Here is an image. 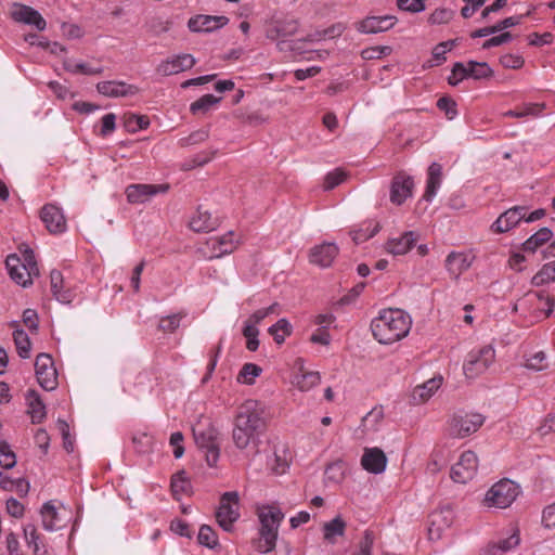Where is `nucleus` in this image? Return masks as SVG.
I'll list each match as a JSON object with an SVG mask.
<instances>
[{
  "instance_id": "nucleus-1",
  "label": "nucleus",
  "mask_w": 555,
  "mask_h": 555,
  "mask_svg": "<svg viewBox=\"0 0 555 555\" xmlns=\"http://www.w3.org/2000/svg\"><path fill=\"white\" fill-rule=\"evenodd\" d=\"M264 427L262 405L256 400H246L237 408L234 417L232 439L235 447L244 450L256 444Z\"/></svg>"
},
{
  "instance_id": "nucleus-2",
  "label": "nucleus",
  "mask_w": 555,
  "mask_h": 555,
  "mask_svg": "<svg viewBox=\"0 0 555 555\" xmlns=\"http://www.w3.org/2000/svg\"><path fill=\"white\" fill-rule=\"evenodd\" d=\"M411 317L401 309H387L373 319L371 330L378 343L389 345L405 337L411 328Z\"/></svg>"
},
{
  "instance_id": "nucleus-3",
  "label": "nucleus",
  "mask_w": 555,
  "mask_h": 555,
  "mask_svg": "<svg viewBox=\"0 0 555 555\" xmlns=\"http://www.w3.org/2000/svg\"><path fill=\"white\" fill-rule=\"evenodd\" d=\"M260 521L259 537L254 541L257 552L266 554L274 550L278 531L284 514L275 505H266L258 508Z\"/></svg>"
},
{
  "instance_id": "nucleus-4",
  "label": "nucleus",
  "mask_w": 555,
  "mask_h": 555,
  "mask_svg": "<svg viewBox=\"0 0 555 555\" xmlns=\"http://www.w3.org/2000/svg\"><path fill=\"white\" fill-rule=\"evenodd\" d=\"M11 279L18 285L27 287L33 284V276L39 275V269L31 249L26 247L23 259L16 255H10L5 261Z\"/></svg>"
},
{
  "instance_id": "nucleus-5",
  "label": "nucleus",
  "mask_w": 555,
  "mask_h": 555,
  "mask_svg": "<svg viewBox=\"0 0 555 555\" xmlns=\"http://www.w3.org/2000/svg\"><path fill=\"white\" fill-rule=\"evenodd\" d=\"M519 486L509 479L495 482L487 492L483 504L487 507L506 508L518 496Z\"/></svg>"
},
{
  "instance_id": "nucleus-6",
  "label": "nucleus",
  "mask_w": 555,
  "mask_h": 555,
  "mask_svg": "<svg viewBox=\"0 0 555 555\" xmlns=\"http://www.w3.org/2000/svg\"><path fill=\"white\" fill-rule=\"evenodd\" d=\"M495 361V350L491 345H486L470 350L463 364V371L467 378H476L486 373Z\"/></svg>"
},
{
  "instance_id": "nucleus-7",
  "label": "nucleus",
  "mask_w": 555,
  "mask_h": 555,
  "mask_svg": "<svg viewBox=\"0 0 555 555\" xmlns=\"http://www.w3.org/2000/svg\"><path fill=\"white\" fill-rule=\"evenodd\" d=\"M240 518V496L236 491L224 492L220 498L219 506L216 511L218 525L224 531H232L234 524Z\"/></svg>"
},
{
  "instance_id": "nucleus-8",
  "label": "nucleus",
  "mask_w": 555,
  "mask_h": 555,
  "mask_svg": "<svg viewBox=\"0 0 555 555\" xmlns=\"http://www.w3.org/2000/svg\"><path fill=\"white\" fill-rule=\"evenodd\" d=\"M485 417L479 413L457 412L448 422L449 435L465 438L476 433L483 424Z\"/></svg>"
},
{
  "instance_id": "nucleus-9",
  "label": "nucleus",
  "mask_w": 555,
  "mask_h": 555,
  "mask_svg": "<svg viewBox=\"0 0 555 555\" xmlns=\"http://www.w3.org/2000/svg\"><path fill=\"white\" fill-rule=\"evenodd\" d=\"M478 457L475 452L468 450L461 454L459 461L451 467V478L459 483H467L473 480L478 472Z\"/></svg>"
},
{
  "instance_id": "nucleus-10",
  "label": "nucleus",
  "mask_w": 555,
  "mask_h": 555,
  "mask_svg": "<svg viewBox=\"0 0 555 555\" xmlns=\"http://www.w3.org/2000/svg\"><path fill=\"white\" fill-rule=\"evenodd\" d=\"M35 372L38 384L47 391H52L57 386V372L53 359L48 353H40L36 358Z\"/></svg>"
},
{
  "instance_id": "nucleus-11",
  "label": "nucleus",
  "mask_w": 555,
  "mask_h": 555,
  "mask_svg": "<svg viewBox=\"0 0 555 555\" xmlns=\"http://www.w3.org/2000/svg\"><path fill=\"white\" fill-rule=\"evenodd\" d=\"M414 181L412 177L404 172L397 173L390 184V202L397 206L402 205L408 198L412 197Z\"/></svg>"
},
{
  "instance_id": "nucleus-12",
  "label": "nucleus",
  "mask_w": 555,
  "mask_h": 555,
  "mask_svg": "<svg viewBox=\"0 0 555 555\" xmlns=\"http://www.w3.org/2000/svg\"><path fill=\"white\" fill-rule=\"evenodd\" d=\"M398 22L395 15L366 16L356 24L361 34L375 35L391 29Z\"/></svg>"
},
{
  "instance_id": "nucleus-13",
  "label": "nucleus",
  "mask_w": 555,
  "mask_h": 555,
  "mask_svg": "<svg viewBox=\"0 0 555 555\" xmlns=\"http://www.w3.org/2000/svg\"><path fill=\"white\" fill-rule=\"evenodd\" d=\"M196 61L192 54L183 53L162 61L156 67L160 76H171L192 68Z\"/></svg>"
},
{
  "instance_id": "nucleus-14",
  "label": "nucleus",
  "mask_w": 555,
  "mask_h": 555,
  "mask_svg": "<svg viewBox=\"0 0 555 555\" xmlns=\"http://www.w3.org/2000/svg\"><path fill=\"white\" fill-rule=\"evenodd\" d=\"M526 216L525 206H514L503 214L491 224L494 233H505L515 228Z\"/></svg>"
},
{
  "instance_id": "nucleus-15",
  "label": "nucleus",
  "mask_w": 555,
  "mask_h": 555,
  "mask_svg": "<svg viewBox=\"0 0 555 555\" xmlns=\"http://www.w3.org/2000/svg\"><path fill=\"white\" fill-rule=\"evenodd\" d=\"M229 22L224 15H196L191 17L188 22V27L193 33H211L223 26Z\"/></svg>"
},
{
  "instance_id": "nucleus-16",
  "label": "nucleus",
  "mask_w": 555,
  "mask_h": 555,
  "mask_svg": "<svg viewBox=\"0 0 555 555\" xmlns=\"http://www.w3.org/2000/svg\"><path fill=\"white\" fill-rule=\"evenodd\" d=\"M167 184H131L126 189L127 199L131 204H142L147 202L157 193H165L168 190Z\"/></svg>"
},
{
  "instance_id": "nucleus-17",
  "label": "nucleus",
  "mask_w": 555,
  "mask_h": 555,
  "mask_svg": "<svg viewBox=\"0 0 555 555\" xmlns=\"http://www.w3.org/2000/svg\"><path fill=\"white\" fill-rule=\"evenodd\" d=\"M339 251L338 246L332 242H324L315 245L309 251V260L311 263L321 268L330 267Z\"/></svg>"
},
{
  "instance_id": "nucleus-18",
  "label": "nucleus",
  "mask_w": 555,
  "mask_h": 555,
  "mask_svg": "<svg viewBox=\"0 0 555 555\" xmlns=\"http://www.w3.org/2000/svg\"><path fill=\"white\" fill-rule=\"evenodd\" d=\"M363 469L371 474H382L387 466V457L384 451L377 447L365 448L361 457Z\"/></svg>"
},
{
  "instance_id": "nucleus-19",
  "label": "nucleus",
  "mask_w": 555,
  "mask_h": 555,
  "mask_svg": "<svg viewBox=\"0 0 555 555\" xmlns=\"http://www.w3.org/2000/svg\"><path fill=\"white\" fill-rule=\"evenodd\" d=\"M96 90L107 98L132 96L139 91L138 87L125 81H101L96 85Z\"/></svg>"
},
{
  "instance_id": "nucleus-20",
  "label": "nucleus",
  "mask_w": 555,
  "mask_h": 555,
  "mask_svg": "<svg viewBox=\"0 0 555 555\" xmlns=\"http://www.w3.org/2000/svg\"><path fill=\"white\" fill-rule=\"evenodd\" d=\"M40 217L49 232L62 233L66 230V220L59 207L51 204L43 206Z\"/></svg>"
},
{
  "instance_id": "nucleus-21",
  "label": "nucleus",
  "mask_w": 555,
  "mask_h": 555,
  "mask_svg": "<svg viewBox=\"0 0 555 555\" xmlns=\"http://www.w3.org/2000/svg\"><path fill=\"white\" fill-rule=\"evenodd\" d=\"M474 257L465 251H451L446 258V269L453 279L468 270L473 263Z\"/></svg>"
},
{
  "instance_id": "nucleus-22",
  "label": "nucleus",
  "mask_w": 555,
  "mask_h": 555,
  "mask_svg": "<svg viewBox=\"0 0 555 555\" xmlns=\"http://www.w3.org/2000/svg\"><path fill=\"white\" fill-rule=\"evenodd\" d=\"M420 240L416 231L404 232L399 237L390 238L386 243V250L395 256L406 254Z\"/></svg>"
},
{
  "instance_id": "nucleus-23",
  "label": "nucleus",
  "mask_w": 555,
  "mask_h": 555,
  "mask_svg": "<svg viewBox=\"0 0 555 555\" xmlns=\"http://www.w3.org/2000/svg\"><path fill=\"white\" fill-rule=\"evenodd\" d=\"M27 414L33 424H40L47 417L46 404L35 389H28L25 393Z\"/></svg>"
},
{
  "instance_id": "nucleus-24",
  "label": "nucleus",
  "mask_w": 555,
  "mask_h": 555,
  "mask_svg": "<svg viewBox=\"0 0 555 555\" xmlns=\"http://www.w3.org/2000/svg\"><path fill=\"white\" fill-rule=\"evenodd\" d=\"M12 16L16 22L33 25L38 30H44L47 27V23L41 14L27 5H17L12 12Z\"/></svg>"
},
{
  "instance_id": "nucleus-25",
  "label": "nucleus",
  "mask_w": 555,
  "mask_h": 555,
  "mask_svg": "<svg viewBox=\"0 0 555 555\" xmlns=\"http://www.w3.org/2000/svg\"><path fill=\"white\" fill-rule=\"evenodd\" d=\"M207 245L211 248L210 259L220 258L223 255L231 254L236 248V243L233 240V232H229L219 237H211Z\"/></svg>"
},
{
  "instance_id": "nucleus-26",
  "label": "nucleus",
  "mask_w": 555,
  "mask_h": 555,
  "mask_svg": "<svg viewBox=\"0 0 555 555\" xmlns=\"http://www.w3.org/2000/svg\"><path fill=\"white\" fill-rule=\"evenodd\" d=\"M189 225L194 232H209L217 227V220L211 217L208 210L198 207Z\"/></svg>"
},
{
  "instance_id": "nucleus-27",
  "label": "nucleus",
  "mask_w": 555,
  "mask_h": 555,
  "mask_svg": "<svg viewBox=\"0 0 555 555\" xmlns=\"http://www.w3.org/2000/svg\"><path fill=\"white\" fill-rule=\"evenodd\" d=\"M42 527L47 531H55L63 527L62 517L51 501L44 503L40 509Z\"/></svg>"
},
{
  "instance_id": "nucleus-28",
  "label": "nucleus",
  "mask_w": 555,
  "mask_h": 555,
  "mask_svg": "<svg viewBox=\"0 0 555 555\" xmlns=\"http://www.w3.org/2000/svg\"><path fill=\"white\" fill-rule=\"evenodd\" d=\"M442 384V377H434L416 386L412 392V400L414 403H422L427 401L439 389Z\"/></svg>"
},
{
  "instance_id": "nucleus-29",
  "label": "nucleus",
  "mask_w": 555,
  "mask_h": 555,
  "mask_svg": "<svg viewBox=\"0 0 555 555\" xmlns=\"http://www.w3.org/2000/svg\"><path fill=\"white\" fill-rule=\"evenodd\" d=\"M552 236L553 231L550 228H541L539 231H537L522 243V249L525 251L534 253L540 246L548 242L552 238Z\"/></svg>"
},
{
  "instance_id": "nucleus-30",
  "label": "nucleus",
  "mask_w": 555,
  "mask_h": 555,
  "mask_svg": "<svg viewBox=\"0 0 555 555\" xmlns=\"http://www.w3.org/2000/svg\"><path fill=\"white\" fill-rule=\"evenodd\" d=\"M520 542L519 535L517 532H514L506 539H502L498 542L490 543L487 547V553L489 555H503L506 552L515 548Z\"/></svg>"
},
{
  "instance_id": "nucleus-31",
  "label": "nucleus",
  "mask_w": 555,
  "mask_h": 555,
  "mask_svg": "<svg viewBox=\"0 0 555 555\" xmlns=\"http://www.w3.org/2000/svg\"><path fill=\"white\" fill-rule=\"evenodd\" d=\"M24 539L29 547H33L35 555H46L47 548L40 544V535L36 527L28 524L24 527Z\"/></svg>"
},
{
  "instance_id": "nucleus-32",
  "label": "nucleus",
  "mask_w": 555,
  "mask_h": 555,
  "mask_svg": "<svg viewBox=\"0 0 555 555\" xmlns=\"http://www.w3.org/2000/svg\"><path fill=\"white\" fill-rule=\"evenodd\" d=\"M63 66L65 70L72 74H82V75H100L103 72L102 67H93L85 62H75L74 60H65L63 62Z\"/></svg>"
},
{
  "instance_id": "nucleus-33",
  "label": "nucleus",
  "mask_w": 555,
  "mask_h": 555,
  "mask_svg": "<svg viewBox=\"0 0 555 555\" xmlns=\"http://www.w3.org/2000/svg\"><path fill=\"white\" fill-rule=\"evenodd\" d=\"M221 99L212 94H205L190 105V111L194 115H204L216 106Z\"/></svg>"
},
{
  "instance_id": "nucleus-34",
  "label": "nucleus",
  "mask_w": 555,
  "mask_h": 555,
  "mask_svg": "<svg viewBox=\"0 0 555 555\" xmlns=\"http://www.w3.org/2000/svg\"><path fill=\"white\" fill-rule=\"evenodd\" d=\"M551 282H555V260L543 264L531 279V284L534 286H541Z\"/></svg>"
},
{
  "instance_id": "nucleus-35",
  "label": "nucleus",
  "mask_w": 555,
  "mask_h": 555,
  "mask_svg": "<svg viewBox=\"0 0 555 555\" xmlns=\"http://www.w3.org/2000/svg\"><path fill=\"white\" fill-rule=\"evenodd\" d=\"M466 78L485 79L492 76V69L485 62L469 61L465 64Z\"/></svg>"
},
{
  "instance_id": "nucleus-36",
  "label": "nucleus",
  "mask_w": 555,
  "mask_h": 555,
  "mask_svg": "<svg viewBox=\"0 0 555 555\" xmlns=\"http://www.w3.org/2000/svg\"><path fill=\"white\" fill-rule=\"evenodd\" d=\"M191 489V483L183 470L178 472L171 478V491L173 496L179 500L181 495L188 494Z\"/></svg>"
},
{
  "instance_id": "nucleus-37",
  "label": "nucleus",
  "mask_w": 555,
  "mask_h": 555,
  "mask_svg": "<svg viewBox=\"0 0 555 555\" xmlns=\"http://www.w3.org/2000/svg\"><path fill=\"white\" fill-rule=\"evenodd\" d=\"M13 339L18 356L23 359L30 357L31 343L28 335L20 328H16L13 333Z\"/></svg>"
},
{
  "instance_id": "nucleus-38",
  "label": "nucleus",
  "mask_w": 555,
  "mask_h": 555,
  "mask_svg": "<svg viewBox=\"0 0 555 555\" xmlns=\"http://www.w3.org/2000/svg\"><path fill=\"white\" fill-rule=\"evenodd\" d=\"M268 331L273 336L274 341L281 345L285 337L292 334V325L286 319H280Z\"/></svg>"
},
{
  "instance_id": "nucleus-39",
  "label": "nucleus",
  "mask_w": 555,
  "mask_h": 555,
  "mask_svg": "<svg viewBox=\"0 0 555 555\" xmlns=\"http://www.w3.org/2000/svg\"><path fill=\"white\" fill-rule=\"evenodd\" d=\"M51 289L54 297L61 302H69L70 295L67 292H62L63 276L57 270H53L50 273Z\"/></svg>"
},
{
  "instance_id": "nucleus-40",
  "label": "nucleus",
  "mask_w": 555,
  "mask_h": 555,
  "mask_svg": "<svg viewBox=\"0 0 555 555\" xmlns=\"http://www.w3.org/2000/svg\"><path fill=\"white\" fill-rule=\"evenodd\" d=\"M262 370L255 363H245L237 375V382L246 385H253L256 377L261 374Z\"/></svg>"
},
{
  "instance_id": "nucleus-41",
  "label": "nucleus",
  "mask_w": 555,
  "mask_h": 555,
  "mask_svg": "<svg viewBox=\"0 0 555 555\" xmlns=\"http://www.w3.org/2000/svg\"><path fill=\"white\" fill-rule=\"evenodd\" d=\"M544 108V104L529 103L524 105L521 109H511L505 112V117L522 118L527 116H539Z\"/></svg>"
},
{
  "instance_id": "nucleus-42",
  "label": "nucleus",
  "mask_w": 555,
  "mask_h": 555,
  "mask_svg": "<svg viewBox=\"0 0 555 555\" xmlns=\"http://www.w3.org/2000/svg\"><path fill=\"white\" fill-rule=\"evenodd\" d=\"M324 539L328 542H334L336 537H340L345 531V522L340 517H336L333 520L326 522L323 527Z\"/></svg>"
},
{
  "instance_id": "nucleus-43",
  "label": "nucleus",
  "mask_w": 555,
  "mask_h": 555,
  "mask_svg": "<svg viewBox=\"0 0 555 555\" xmlns=\"http://www.w3.org/2000/svg\"><path fill=\"white\" fill-rule=\"evenodd\" d=\"M132 443L138 453L145 454L152 451L154 439L147 433H137L132 436Z\"/></svg>"
},
{
  "instance_id": "nucleus-44",
  "label": "nucleus",
  "mask_w": 555,
  "mask_h": 555,
  "mask_svg": "<svg viewBox=\"0 0 555 555\" xmlns=\"http://www.w3.org/2000/svg\"><path fill=\"white\" fill-rule=\"evenodd\" d=\"M197 540L199 544L207 546L209 548H214L218 545L217 533L208 525H203L199 528Z\"/></svg>"
},
{
  "instance_id": "nucleus-45",
  "label": "nucleus",
  "mask_w": 555,
  "mask_h": 555,
  "mask_svg": "<svg viewBox=\"0 0 555 555\" xmlns=\"http://www.w3.org/2000/svg\"><path fill=\"white\" fill-rule=\"evenodd\" d=\"M150 120L146 116L130 114L125 116V128L129 132H137L146 129Z\"/></svg>"
},
{
  "instance_id": "nucleus-46",
  "label": "nucleus",
  "mask_w": 555,
  "mask_h": 555,
  "mask_svg": "<svg viewBox=\"0 0 555 555\" xmlns=\"http://www.w3.org/2000/svg\"><path fill=\"white\" fill-rule=\"evenodd\" d=\"M16 465V455L7 441H0V466L11 469Z\"/></svg>"
},
{
  "instance_id": "nucleus-47",
  "label": "nucleus",
  "mask_w": 555,
  "mask_h": 555,
  "mask_svg": "<svg viewBox=\"0 0 555 555\" xmlns=\"http://www.w3.org/2000/svg\"><path fill=\"white\" fill-rule=\"evenodd\" d=\"M209 137V130L208 129H198L190 133L188 137L181 138L179 140L180 146H190L194 144H199L204 141H206Z\"/></svg>"
},
{
  "instance_id": "nucleus-48",
  "label": "nucleus",
  "mask_w": 555,
  "mask_h": 555,
  "mask_svg": "<svg viewBox=\"0 0 555 555\" xmlns=\"http://www.w3.org/2000/svg\"><path fill=\"white\" fill-rule=\"evenodd\" d=\"M347 178V173L343 169H335L330 171L324 178L323 188L326 191L333 190L340 183H343Z\"/></svg>"
},
{
  "instance_id": "nucleus-49",
  "label": "nucleus",
  "mask_w": 555,
  "mask_h": 555,
  "mask_svg": "<svg viewBox=\"0 0 555 555\" xmlns=\"http://www.w3.org/2000/svg\"><path fill=\"white\" fill-rule=\"evenodd\" d=\"M321 382V376L318 372H308L302 374L298 380H297V387L302 390L307 391L311 389L312 387L319 385Z\"/></svg>"
},
{
  "instance_id": "nucleus-50",
  "label": "nucleus",
  "mask_w": 555,
  "mask_h": 555,
  "mask_svg": "<svg viewBox=\"0 0 555 555\" xmlns=\"http://www.w3.org/2000/svg\"><path fill=\"white\" fill-rule=\"evenodd\" d=\"M243 335L246 338V348L249 351H256L259 347L258 328L256 326L245 324L243 327Z\"/></svg>"
},
{
  "instance_id": "nucleus-51",
  "label": "nucleus",
  "mask_w": 555,
  "mask_h": 555,
  "mask_svg": "<svg viewBox=\"0 0 555 555\" xmlns=\"http://www.w3.org/2000/svg\"><path fill=\"white\" fill-rule=\"evenodd\" d=\"M454 46L455 40H448L438 43L433 50V57L436 61L435 65H440L441 63H443L447 60V52L451 51Z\"/></svg>"
},
{
  "instance_id": "nucleus-52",
  "label": "nucleus",
  "mask_w": 555,
  "mask_h": 555,
  "mask_svg": "<svg viewBox=\"0 0 555 555\" xmlns=\"http://www.w3.org/2000/svg\"><path fill=\"white\" fill-rule=\"evenodd\" d=\"M378 232V227L375 225L371 228V224H367L365 228H360L358 230H353L350 232L351 238L356 244L363 243L369 238L373 237Z\"/></svg>"
},
{
  "instance_id": "nucleus-53",
  "label": "nucleus",
  "mask_w": 555,
  "mask_h": 555,
  "mask_svg": "<svg viewBox=\"0 0 555 555\" xmlns=\"http://www.w3.org/2000/svg\"><path fill=\"white\" fill-rule=\"evenodd\" d=\"M182 318H183V315L180 313H176V314H171L166 318H163L159 321L158 327L163 332L172 333L180 326V322H181Z\"/></svg>"
},
{
  "instance_id": "nucleus-54",
  "label": "nucleus",
  "mask_w": 555,
  "mask_h": 555,
  "mask_svg": "<svg viewBox=\"0 0 555 555\" xmlns=\"http://www.w3.org/2000/svg\"><path fill=\"white\" fill-rule=\"evenodd\" d=\"M278 304H273L267 308L258 309L246 321L245 324L256 326L268 315L275 312Z\"/></svg>"
},
{
  "instance_id": "nucleus-55",
  "label": "nucleus",
  "mask_w": 555,
  "mask_h": 555,
  "mask_svg": "<svg viewBox=\"0 0 555 555\" xmlns=\"http://www.w3.org/2000/svg\"><path fill=\"white\" fill-rule=\"evenodd\" d=\"M437 107L444 112L448 119H453L457 115L456 103L451 98L442 96L437 101Z\"/></svg>"
},
{
  "instance_id": "nucleus-56",
  "label": "nucleus",
  "mask_w": 555,
  "mask_h": 555,
  "mask_svg": "<svg viewBox=\"0 0 555 555\" xmlns=\"http://www.w3.org/2000/svg\"><path fill=\"white\" fill-rule=\"evenodd\" d=\"M453 17V12L449 9H436L429 16L428 22L433 25L449 23Z\"/></svg>"
},
{
  "instance_id": "nucleus-57",
  "label": "nucleus",
  "mask_w": 555,
  "mask_h": 555,
  "mask_svg": "<svg viewBox=\"0 0 555 555\" xmlns=\"http://www.w3.org/2000/svg\"><path fill=\"white\" fill-rule=\"evenodd\" d=\"M57 428L63 438V447L68 452L72 453L74 451V440L69 433V425L67 422L63 420L57 421Z\"/></svg>"
},
{
  "instance_id": "nucleus-58",
  "label": "nucleus",
  "mask_w": 555,
  "mask_h": 555,
  "mask_svg": "<svg viewBox=\"0 0 555 555\" xmlns=\"http://www.w3.org/2000/svg\"><path fill=\"white\" fill-rule=\"evenodd\" d=\"M397 7L410 13H420L426 8L423 0H397Z\"/></svg>"
},
{
  "instance_id": "nucleus-59",
  "label": "nucleus",
  "mask_w": 555,
  "mask_h": 555,
  "mask_svg": "<svg viewBox=\"0 0 555 555\" xmlns=\"http://www.w3.org/2000/svg\"><path fill=\"white\" fill-rule=\"evenodd\" d=\"M7 513L14 518H22L25 513L24 505L15 498H10L5 503Z\"/></svg>"
},
{
  "instance_id": "nucleus-60",
  "label": "nucleus",
  "mask_w": 555,
  "mask_h": 555,
  "mask_svg": "<svg viewBox=\"0 0 555 555\" xmlns=\"http://www.w3.org/2000/svg\"><path fill=\"white\" fill-rule=\"evenodd\" d=\"M193 434L195 442L201 449H206L217 444L211 431L206 433L194 430Z\"/></svg>"
},
{
  "instance_id": "nucleus-61",
  "label": "nucleus",
  "mask_w": 555,
  "mask_h": 555,
  "mask_svg": "<svg viewBox=\"0 0 555 555\" xmlns=\"http://www.w3.org/2000/svg\"><path fill=\"white\" fill-rule=\"evenodd\" d=\"M545 360V353L543 351H539L527 359L526 366L530 370L541 371L546 367Z\"/></svg>"
},
{
  "instance_id": "nucleus-62",
  "label": "nucleus",
  "mask_w": 555,
  "mask_h": 555,
  "mask_svg": "<svg viewBox=\"0 0 555 555\" xmlns=\"http://www.w3.org/2000/svg\"><path fill=\"white\" fill-rule=\"evenodd\" d=\"M464 79H466L465 64L457 62L453 65L448 81L451 86H456Z\"/></svg>"
},
{
  "instance_id": "nucleus-63",
  "label": "nucleus",
  "mask_w": 555,
  "mask_h": 555,
  "mask_svg": "<svg viewBox=\"0 0 555 555\" xmlns=\"http://www.w3.org/2000/svg\"><path fill=\"white\" fill-rule=\"evenodd\" d=\"M298 29V23L295 20H291L287 22H284L283 24H280L276 26V37H287L296 34Z\"/></svg>"
},
{
  "instance_id": "nucleus-64",
  "label": "nucleus",
  "mask_w": 555,
  "mask_h": 555,
  "mask_svg": "<svg viewBox=\"0 0 555 555\" xmlns=\"http://www.w3.org/2000/svg\"><path fill=\"white\" fill-rule=\"evenodd\" d=\"M542 522L546 528H555V502L544 508Z\"/></svg>"
}]
</instances>
